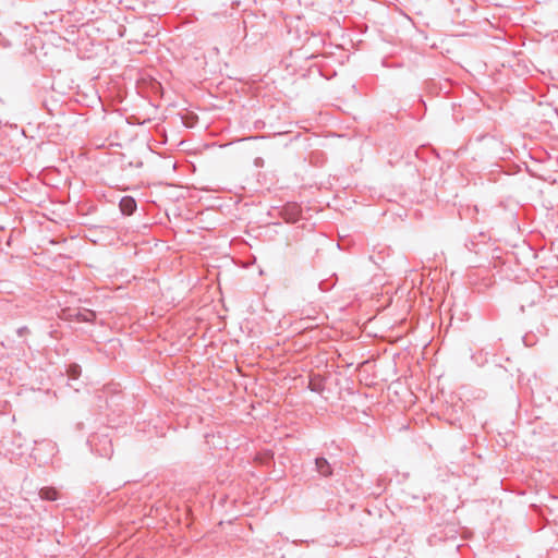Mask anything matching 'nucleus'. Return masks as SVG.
Returning a JSON list of instances; mask_svg holds the SVG:
<instances>
[{
	"label": "nucleus",
	"instance_id": "4",
	"mask_svg": "<svg viewBox=\"0 0 558 558\" xmlns=\"http://www.w3.org/2000/svg\"><path fill=\"white\" fill-rule=\"evenodd\" d=\"M40 495L43 498L54 500L57 498V492L53 489H41Z\"/></svg>",
	"mask_w": 558,
	"mask_h": 558
},
{
	"label": "nucleus",
	"instance_id": "5",
	"mask_svg": "<svg viewBox=\"0 0 558 558\" xmlns=\"http://www.w3.org/2000/svg\"><path fill=\"white\" fill-rule=\"evenodd\" d=\"M71 374H72V376H73V377H76V376H77V366H73V367L71 368Z\"/></svg>",
	"mask_w": 558,
	"mask_h": 558
},
{
	"label": "nucleus",
	"instance_id": "2",
	"mask_svg": "<svg viewBox=\"0 0 558 558\" xmlns=\"http://www.w3.org/2000/svg\"><path fill=\"white\" fill-rule=\"evenodd\" d=\"M316 468L318 472L324 476H329L331 474V468L329 463L323 458L316 459Z\"/></svg>",
	"mask_w": 558,
	"mask_h": 558
},
{
	"label": "nucleus",
	"instance_id": "1",
	"mask_svg": "<svg viewBox=\"0 0 558 558\" xmlns=\"http://www.w3.org/2000/svg\"><path fill=\"white\" fill-rule=\"evenodd\" d=\"M120 208L124 215L129 216L132 215L136 209V203L132 197L125 196L120 202Z\"/></svg>",
	"mask_w": 558,
	"mask_h": 558
},
{
	"label": "nucleus",
	"instance_id": "3",
	"mask_svg": "<svg viewBox=\"0 0 558 558\" xmlns=\"http://www.w3.org/2000/svg\"><path fill=\"white\" fill-rule=\"evenodd\" d=\"M96 317V314L90 310L78 311L75 314V319L77 322H93Z\"/></svg>",
	"mask_w": 558,
	"mask_h": 558
}]
</instances>
